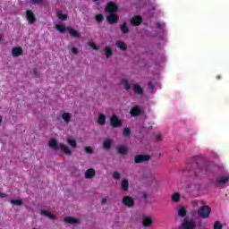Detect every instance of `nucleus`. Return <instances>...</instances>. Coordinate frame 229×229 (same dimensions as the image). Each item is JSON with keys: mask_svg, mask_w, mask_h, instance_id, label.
I'll return each instance as SVG.
<instances>
[{"mask_svg": "<svg viewBox=\"0 0 229 229\" xmlns=\"http://www.w3.org/2000/svg\"><path fill=\"white\" fill-rule=\"evenodd\" d=\"M195 165H197L196 169L194 171L191 170V165H187L186 168L183 170L188 171V173H192L194 178H197L199 180L203 174H208L214 168V165L212 163L204 162V163H195Z\"/></svg>", "mask_w": 229, "mask_h": 229, "instance_id": "f257e3e1", "label": "nucleus"}, {"mask_svg": "<svg viewBox=\"0 0 229 229\" xmlns=\"http://www.w3.org/2000/svg\"><path fill=\"white\" fill-rule=\"evenodd\" d=\"M212 212V208L210 207L204 205L199 208L197 214L202 219H207L210 216V213Z\"/></svg>", "mask_w": 229, "mask_h": 229, "instance_id": "f03ea898", "label": "nucleus"}, {"mask_svg": "<svg viewBox=\"0 0 229 229\" xmlns=\"http://www.w3.org/2000/svg\"><path fill=\"white\" fill-rule=\"evenodd\" d=\"M182 229H196V221L194 219L189 218V216H185L182 223Z\"/></svg>", "mask_w": 229, "mask_h": 229, "instance_id": "7ed1b4c3", "label": "nucleus"}, {"mask_svg": "<svg viewBox=\"0 0 229 229\" xmlns=\"http://www.w3.org/2000/svg\"><path fill=\"white\" fill-rule=\"evenodd\" d=\"M110 125L112 128H121L123 126V121L119 119L115 114H114L110 117Z\"/></svg>", "mask_w": 229, "mask_h": 229, "instance_id": "20e7f679", "label": "nucleus"}, {"mask_svg": "<svg viewBox=\"0 0 229 229\" xmlns=\"http://www.w3.org/2000/svg\"><path fill=\"white\" fill-rule=\"evenodd\" d=\"M106 13H117L119 12V6L115 2H109L106 5Z\"/></svg>", "mask_w": 229, "mask_h": 229, "instance_id": "39448f33", "label": "nucleus"}, {"mask_svg": "<svg viewBox=\"0 0 229 229\" xmlns=\"http://www.w3.org/2000/svg\"><path fill=\"white\" fill-rule=\"evenodd\" d=\"M151 156L149 155H136L134 157V164H143V162H149Z\"/></svg>", "mask_w": 229, "mask_h": 229, "instance_id": "423d86ee", "label": "nucleus"}, {"mask_svg": "<svg viewBox=\"0 0 229 229\" xmlns=\"http://www.w3.org/2000/svg\"><path fill=\"white\" fill-rule=\"evenodd\" d=\"M122 203L124 205V207H127L128 208H131V207H134L135 200L131 196H124L122 199Z\"/></svg>", "mask_w": 229, "mask_h": 229, "instance_id": "0eeeda50", "label": "nucleus"}, {"mask_svg": "<svg viewBox=\"0 0 229 229\" xmlns=\"http://www.w3.org/2000/svg\"><path fill=\"white\" fill-rule=\"evenodd\" d=\"M11 53H12V56H13V58H17V57L22 56V55H24V50L21 47H15L13 48H12Z\"/></svg>", "mask_w": 229, "mask_h": 229, "instance_id": "6e6552de", "label": "nucleus"}, {"mask_svg": "<svg viewBox=\"0 0 229 229\" xmlns=\"http://www.w3.org/2000/svg\"><path fill=\"white\" fill-rule=\"evenodd\" d=\"M26 19L29 21V24H35V21H37V17H35V13H33V11L31 10L26 11Z\"/></svg>", "mask_w": 229, "mask_h": 229, "instance_id": "1a4fd4ad", "label": "nucleus"}, {"mask_svg": "<svg viewBox=\"0 0 229 229\" xmlns=\"http://www.w3.org/2000/svg\"><path fill=\"white\" fill-rule=\"evenodd\" d=\"M106 21L108 24H117L119 22V16L115 13H109V15L106 16Z\"/></svg>", "mask_w": 229, "mask_h": 229, "instance_id": "9d476101", "label": "nucleus"}, {"mask_svg": "<svg viewBox=\"0 0 229 229\" xmlns=\"http://www.w3.org/2000/svg\"><path fill=\"white\" fill-rule=\"evenodd\" d=\"M153 225V218L151 216H143L142 218V226L144 228H149Z\"/></svg>", "mask_w": 229, "mask_h": 229, "instance_id": "9b49d317", "label": "nucleus"}, {"mask_svg": "<svg viewBox=\"0 0 229 229\" xmlns=\"http://www.w3.org/2000/svg\"><path fill=\"white\" fill-rule=\"evenodd\" d=\"M131 24L132 26H140L142 24V17L140 15H137L131 18Z\"/></svg>", "mask_w": 229, "mask_h": 229, "instance_id": "f8f14e48", "label": "nucleus"}, {"mask_svg": "<svg viewBox=\"0 0 229 229\" xmlns=\"http://www.w3.org/2000/svg\"><path fill=\"white\" fill-rule=\"evenodd\" d=\"M142 110H140V107L139 106H135L131 109V117H137V115H140Z\"/></svg>", "mask_w": 229, "mask_h": 229, "instance_id": "ddd939ff", "label": "nucleus"}, {"mask_svg": "<svg viewBox=\"0 0 229 229\" xmlns=\"http://www.w3.org/2000/svg\"><path fill=\"white\" fill-rule=\"evenodd\" d=\"M95 176H96V170H94L93 168H89L85 172V178L87 180H90V178H94Z\"/></svg>", "mask_w": 229, "mask_h": 229, "instance_id": "4468645a", "label": "nucleus"}, {"mask_svg": "<svg viewBox=\"0 0 229 229\" xmlns=\"http://www.w3.org/2000/svg\"><path fill=\"white\" fill-rule=\"evenodd\" d=\"M133 92L138 94L139 96H142L144 94V89H142L138 83H135L132 87Z\"/></svg>", "mask_w": 229, "mask_h": 229, "instance_id": "2eb2a0df", "label": "nucleus"}, {"mask_svg": "<svg viewBox=\"0 0 229 229\" xmlns=\"http://www.w3.org/2000/svg\"><path fill=\"white\" fill-rule=\"evenodd\" d=\"M67 30L71 37H73V38H80V32H78L76 30L72 29V27H68Z\"/></svg>", "mask_w": 229, "mask_h": 229, "instance_id": "dca6fc26", "label": "nucleus"}, {"mask_svg": "<svg viewBox=\"0 0 229 229\" xmlns=\"http://www.w3.org/2000/svg\"><path fill=\"white\" fill-rule=\"evenodd\" d=\"M115 46L118 47V49H121V51H126V49H128V46L126 43H124V41H116Z\"/></svg>", "mask_w": 229, "mask_h": 229, "instance_id": "f3484780", "label": "nucleus"}, {"mask_svg": "<svg viewBox=\"0 0 229 229\" xmlns=\"http://www.w3.org/2000/svg\"><path fill=\"white\" fill-rule=\"evenodd\" d=\"M64 223H67L68 225H78L79 221L78 219L72 217V216H66L64 219Z\"/></svg>", "mask_w": 229, "mask_h": 229, "instance_id": "a211bd4d", "label": "nucleus"}, {"mask_svg": "<svg viewBox=\"0 0 229 229\" xmlns=\"http://www.w3.org/2000/svg\"><path fill=\"white\" fill-rule=\"evenodd\" d=\"M98 124H99L100 126H105V124H106V116L105 114H98Z\"/></svg>", "mask_w": 229, "mask_h": 229, "instance_id": "6ab92c4d", "label": "nucleus"}, {"mask_svg": "<svg viewBox=\"0 0 229 229\" xmlns=\"http://www.w3.org/2000/svg\"><path fill=\"white\" fill-rule=\"evenodd\" d=\"M229 182V175H225L224 177H221L220 179H216V183L218 185H226Z\"/></svg>", "mask_w": 229, "mask_h": 229, "instance_id": "aec40b11", "label": "nucleus"}, {"mask_svg": "<svg viewBox=\"0 0 229 229\" xmlns=\"http://www.w3.org/2000/svg\"><path fill=\"white\" fill-rule=\"evenodd\" d=\"M72 117V114L71 113L64 112L62 114V118L66 123V124H69L71 123V118Z\"/></svg>", "mask_w": 229, "mask_h": 229, "instance_id": "412c9836", "label": "nucleus"}, {"mask_svg": "<svg viewBox=\"0 0 229 229\" xmlns=\"http://www.w3.org/2000/svg\"><path fill=\"white\" fill-rule=\"evenodd\" d=\"M59 148L62 151H64L65 153V155L71 156L72 155V151L69 148V147H67L66 145L64 144H60Z\"/></svg>", "mask_w": 229, "mask_h": 229, "instance_id": "4be33fe9", "label": "nucleus"}, {"mask_svg": "<svg viewBox=\"0 0 229 229\" xmlns=\"http://www.w3.org/2000/svg\"><path fill=\"white\" fill-rule=\"evenodd\" d=\"M41 216H45L46 217H48L49 219H56V216L55 215L51 214L49 211L46 209H42L40 211Z\"/></svg>", "mask_w": 229, "mask_h": 229, "instance_id": "5701e85b", "label": "nucleus"}, {"mask_svg": "<svg viewBox=\"0 0 229 229\" xmlns=\"http://www.w3.org/2000/svg\"><path fill=\"white\" fill-rule=\"evenodd\" d=\"M48 145L50 148H52V149H55V150H58L59 148H58V142H56V140L55 139H51L48 142Z\"/></svg>", "mask_w": 229, "mask_h": 229, "instance_id": "b1692460", "label": "nucleus"}, {"mask_svg": "<svg viewBox=\"0 0 229 229\" xmlns=\"http://www.w3.org/2000/svg\"><path fill=\"white\" fill-rule=\"evenodd\" d=\"M104 52H105L106 58H110V56H112V55H114V52L112 51V47H110L108 46H106Z\"/></svg>", "mask_w": 229, "mask_h": 229, "instance_id": "393cba45", "label": "nucleus"}, {"mask_svg": "<svg viewBox=\"0 0 229 229\" xmlns=\"http://www.w3.org/2000/svg\"><path fill=\"white\" fill-rule=\"evenodd\" d=\"M120 30L122 33H123V35H126V33L130 32V28H128L127 23H123L122 25H120Z\"/></svg>", "mask_w": 229, "mask_h": 229, "instance_id": "a878e982", "label": "nucleus"}, {"mask_svg": "<svg viewBox=\"0 0 229 229\" xmlns=\"http://www.w3.org/2000/svg\"><path fill=\"white\" fill-rule=\"evenodd\" d=\"M122 191H128V188L130 187V182H128V179H124L123 181H122Z\"/></svg>", "mask_w": 229, "mask_h": 229, "instance_id": "bb28decb", "label": "nucleus"}, {"mask_svg": "<svg viewBox=\"0 0 229 229\" xmlns=\"http://www.w3.org/2000/svg\"><path fill=\"white\" fill-rule=\"evenodd\" d=\"M180 199H182V197L180 196V193L175 192L172 195V201L174 203H178L180 202Z\"/></svg>", "mask_w": 229, "mask_h": 229, "instance_id": "cd10ccee", "label": "nucleus"}, {"mask_svg": "<svg viewBox=\"0 0 229 229\" xmlns=\"http://www.w3.org/2000/svg\"><path fill=\"white\" fill-rule=\"evenodd\" d=\"M178 216L180 217H185L187 216V209L184 207H181L178 210Z\"/></svg>", "mask_w": 229, "mask_h": 229, "instance_id": "c85d7f7f", "label": "nucleus"}, {"mask_svg": "<svg viewBox=\"0 0 229 229\" xmlns=\"http://www.w3.org/2000/svg\"><path fill=\"white\" fill-rule=\"evenodd\" d=\"M122 85H123L125 90H130V89H131V85H130V82L126 79L122 80Z\"/></svg>", "mask_w": 229, "mask_h": 229, "instance_id": "c756f323", "label": "nucleus"}, {"mask_svg": "<svg viewBox=\"0 0 229 229\" xmlns=\"http://www.w3.org/2000/svg\"><path fill=\"white\" fill-rule=\"evenodd\" d=\"M117 153H119V155H126V153H128V148L124 146L118 147Z\"/></svg>", "mask_w": 229, "mask_h": 229, "instance_id": "7c9ffc66", "label": "nucleus"}, {"mask_svg": "<svg viewBox=\"0 0 229 229\" xmlns=\"http://www.w3.org/2000/svg\"><path fill=\"white\" fill-rule=\"evenodd\" d=\"M103 148L104 149H110L112 148V140H106L103 142Z\"/></svg>", "mask_w": 229, "mask_h": 229, "instance_id": "2f4dec72", "label": "nucleus"}, {"mask_svg": "<svg viewBox=\"0 0 229 229\" xmlns=\"http://www.w3.org/2000/svg\"><path fill=\"white\" fill-rule=\"evenodd\" d=\"M56 15L59 21H67V14L62 13V11H57Z\"/></svg>", "mask_w": 229, "mask_h": 229, "instance_id": "473e14b6", "label": "nucleus"}, {"mask_svg": "<svg viewBox=\"0 0 229 229\" xmlns=\"http://www.w3.org/2000/svg\"><path fill=\"white\" fill-rule=\"evenodd\" d=\"M55 30H57V31H60V33H65V26L64 25H61V24L55 25Z\"/></svg>", "mask_w": 229, "mask_h": 229, "instance_id": "72a5a7b5", "label": "nucleus"}, {"mask_svg": "<svg viewBox=\"0 0 229 229\" xmlns=\"http://www.w3.org/2000/svg\"><path fill=\"white\" fill-rule=\"evenodd\" d=\"M67 142H68L69 146H71L73 148H77V146H78V143H76V140L68 139Z\"/></svg>", "mask_w": 229, "mask_h": 229, "instance_id": "f704fd0d", "label": "nucleus"}, {"mask_svg": "<svg viewBox=\"0 0 229 229\" xmlns=\"http://www.w3.org/2000/svg\"><path fill=\"white\" fill-rule=\"evenodd\" d=\"M12 205H15L16 207H21L22 205V200L21 199H11Z\"/></svg>", "mask_w": 229, "mask_h": 229, "instance_id": "c9c22d12", "label": "nucleus"}, {"mask_svg": "<svg viewBox=\"0 0 229 229\" xmlns=\"http://www.w3.org/2000/svg\"><path fill=\"white\" fill-rule=\"evenodd\" d=\"M96 21H97V22H98V24H101V22H103V21H105V17L101 13L97 14L96 15Z\"/></svg>", "mask_w": 229, "mask_h": 229, "instance_id": "e433bc0d", "label": "nucleus"}, {"mask_svg": "<svg viewBox=\"0 0 229 229\" xmlns=\"http://www.w3.org/2000/svg\"><path fill=\"white\" fill-rule=\"evenodd\" d=\"M123 133V137H130L131 135V130L130 128H124Z\"/></svg>", "mask_w": 229, "mask_h": 229, "instance_id": "4c0bfd02", "label": "nucleus"}, {"mask_svg": "<svg viewBox=\"0 0 229 229\" xmlns=\"http://www.w3.org/2000/svg\"><path fill=\"white\" fill-rule=\"evenodd\" d=\"M213 229H223V225L219 221H216Z\"/></svg>", "mask_w": 229, "mask_h": 229, "instance_id": "58836bf2", "label": "nucleus"}, {"mask_svg": "<svg viewBox=\"0 0 229 229\" xmlns=\"http://www.w3.org/2000/svg\"><path fill=\"white\" fill-rule=\"evenodd\" d=\"M113 178L114 180H120L121 179V174L119 172L115 171L113 173Z\"/></svg>", "mask_w": 229, "mask_h": 229, "instance_id": "ea45409f", "label": "nucleus"}, {"mask_svg": "<svg viewBox=\"0 0 229 229\" xmlns=\"http://www.w3.org/2000/svg\"><path fill=\"white\" fill-rule=\"evenodd\" d=\"M85 152L88 155H92V153H94V149H92V147H85Z\"/></svg>", "mask_w": 229, "mask_h": 229, "instance_id": "a19ab883", "label": "nucleus"}, {"mask_svg": "<svg viewBox=\"0 0 229 229\" xmlns=\"http://www.w3.org/2000/svg\"><path fill=\"white\" fill-rule=\"evenodd\" d=\"M89 46L91 47V49H94L95 51H98V45H96L92 42H89Z\"/></svg>", "mask_w": 229, "mask_h": 229, "instance_id": "79ce46f5", "label": "nucleus"}, {"mask_svg": "<svg viewBox=\"0 0 229 229\" xmlns=\"http://www.w3.org/2000/svg\"><path fill=\"white\" fill-rule=\"evenodd\" d=\"M32 74L36 77L38 78V70L37 68H34L32 70Z\"/></svg>", "mask_w": 229, "mask_h": 229, "instance_id": "37998d69", "label": "nucleus"}, {"mask_svg": "<svg viewBox=\"0 0 229 229\" xmlns=\"http://www.w3.org/2000/svg\"><path fill=\"white\" fill-rule=\"evenodd\" d=\"M148 89L152 92H153V90H155V85L153 84V82H151V81L148 82Z\"/></svg>", "mask_w": 229, "mask_h": 229, "instance_id": "c03bdc74", "label": "nucleus"}, {"mask_svg": "<svg viewBox=\"0 0 229 229\" xmlns=\"http://www.w3.org/2000/svg\"><path fill=\"white\" fill-rule=\"evenodd\" d=\"M33 4H40V3H44V0H31Z\"/></svg>", "mask_w": 229, "mask_h": 229, "instance_id": "a18cd8bd", "label": "nucleus"}, {"mask_svg": "<svg viewBox=\"0 0 229 229\" xmlns=\"http://www.w3.org/2000/svg\"><path fill=\"white\" fill-rule=\"evenodd\" d=\"M142 199H148V192L142 191Z\"/></svg>", "mask_w": 229, "mask_h": 229, "instance_id": "49530a36", "label": "nucleus"}, {"mask_svg": "<svg viewBox=\"0 0 229 229\" xmlns=\"http://www.w3.org/2000/svg\"><path fill=\"white\" fill-rule=\"evenodd\" d=\"M72 53L73 55H78V48L72 47Z\"/></svg>", "mask_w": 229, "mask_h": 229, "instance_id": "de8ad7c7", "label": "nucleus"}, {"mask_svg": "<svg viewBox=\"0 0 229 229\" xmlns=\"http://www.w3.org/2000/svg\"><path fill=\"white\" fill-rule=\"evenodd\" d=\"M156 139H157V142H160V140H162V135L157 134V135L156 136Z\"/></svg>", "mask_w": 229, "mask_h": 229, "instance_id": "09e8293b", "label": "nucleus"}, {"mask_svg": "<svg viewBox=\"0 0 229 229\" xmlns=\"http://www.w3.org/2000/svg\"><path fill=\"white\" fill-rule=\"evenodd\" d=\"M6 193L0 192V198H6Z\"/></svg>", "mask_w": 229, "mask_h": 229, "instance_id": "8fccbe9b", "label": "nucleus"}, {"mask_svg": "<svg viewBox=\"0 0 229 229\" xmlns=\"http://www.w3.org/2000/svg\"><path fill=\"white\" fill-rule=\"evenodd\" d=\"M102 204L105 205V203H106V199H102Z\"/></svg>", "mask_w": 229, "mask_h": 229, "instance_id": "3c124183", "label": "nucleus"}, {"mask_svg": "<svg viewBox=\"0 0 229 229\" xmlns=\"http://www.w3.org/2000/svg\"><path fill=\"white\" fill-rule=\"evenodd\" d=\"M216 80H221V76H220V75H217V76H216Z\"/></svg>", "mask_w": 229, "mask_h": 229, "instance_id": "603ef678", "label": "nucleus"}, {"mask_svg": "<svg viewBox=\"0 0 229 229\" xmlns=\"http://www.w3.org/2000/svg\"><path fill=\"white\" fill-rule=\"evenodd\" d=\"M1 123H3V117L0 116V126H1Z\"/></svg>", "mask_w": 229, "mask_h": 229, "instance_id": "864d4df0", "label": "nucleus"}, {"mask_svg": "<svg viewBox=\"0 0 229 229\" xmlns=\"http://www.w3.org/2000/svg\"><path fill=\"white\" fill-rule=\"evenodd\" d=\"M195 189H196V191H199V185H197Z\"/></svg>", "mask_w": 229, "mask_h": 229, "instance_id": "5fc2aeb1", "label": "nucleus"}, {"mask_svg": "<svg viewBox=\"0 0 229 229\" xmlns=\"http://www.w3.org/2000/svg\"><path fill=\"white\" fill-rule=\"evenodd\" d=\"M157 28H160V24H157Z\"/></svg>", "mask_w": 229, "mask_h": 229, "instance_id": "6e6d98bb", "label": "nucleus"}]
</instances>
